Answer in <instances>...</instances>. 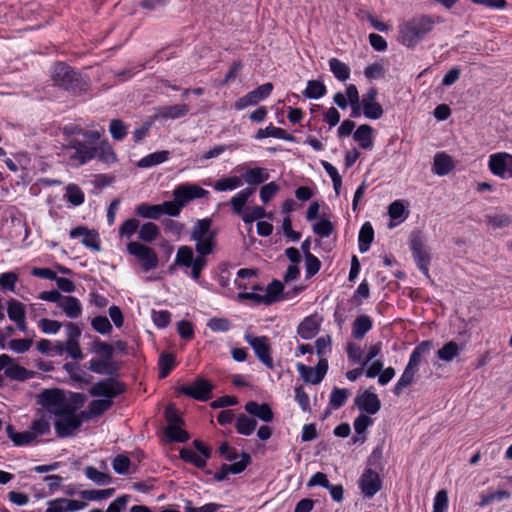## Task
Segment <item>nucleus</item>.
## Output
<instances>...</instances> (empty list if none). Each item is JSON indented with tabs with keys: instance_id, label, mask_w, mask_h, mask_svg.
I'll return each instance as SVG.
<instances>
[{
	"instance_id": "obj_1",
	"label": "nucleus",
	"mask_w": 512,
	"mask_h": 512,
	"mask_svg": "<svg viewBox=\"0 0 512 512\" xmlns=\"http://www.w3.org/2000/svg\"><path fill=\"white\" fill-rule=\"evenodd\" d=\"M431 16L414 17L399 27V41L406 47L416 46L434 27Z\"/></svg>"
},
{
	"instance_id": "obj_2",
	"label": "nucleus",
	"mask_w": 512,
	"mask_h": 512,
	"mask_svg": "<svg viewBox=\"0 0 512 512\" xmlns=\"http://www.w3.org/2000/svg\"><path fill=\"white\" fill-rule=\"evenodd\" d=\"M51 77L56 86L76 95L88 90V82L73 68L63 62H58L54 65Z\"/></svg>"
},
{
	"instance_id": "obj_3",
	"label": "nucleus",
	"mask_w": 512,
	"mask_h": 512,
	"mask_svg": "<svg viewBox=\"0 0 512 512\" xmlns=\"http://www.w3.org/2000/svg\"><path fill=\"white\" fill-rule=\"evenodd\" d=\"M212 222L211 218H203L197 220L192 227L190 238L196 242L195 250L198 254H211L217 246V230L211 228Z\"/></svg>"
},
{
	"instance_id": "obj_4",
	"label": "nucleus",
	"mask_w": 512,
	"mask_h": 512,
	"mask_svg": "<svg viewBox=\"0 0 512 512\" xmlns=\"http://www.w3.org/2000/svg\"><path fill=\"white\" fill-rule=\"evenodd\" d=\"M55 416L54 428L59 438L75 436L85 421L81 416V412L77 413L73 405L67 409H61Z\"/></svg>"
},
{
	"instance_id": "obj_5",
	"label": "nucleus",
	"mask_w": 512,
	"mask_h": 512,
	"mask_svg": "<svg viewBox=\"0 0 512 512\" xmlns=\"http://www.w3.org/2000/svg\"><path fill=\"white\" fill-rule=\"evenodd\" d=\"M209 254H198L194 257L193 249L190 246H181L178 248L175 265L185 268H191V277L198 280L202 270L207 266V256Z\"/></svg>"
},
{
	"instance_id": "obj_6",
	"label": "nucleus",
	"mask_w": 512,
	"mask_h": 512,
	"mask_svg": "<svg viewBox=\"0 0 512 512\" xmlns=\"http://www.w3.org/2000/svg\"><path fill=\"white\" fill-rule=\"evenodd\" d=\"M245 341L251 346L258 360L268 369H274V362L271 356L270 340L267 336H254L247 333L244 336Z\"/></svg>"
},
{
	"instance_id": "obj_7",
	"label": "nucleus",
	"mask_w": 512,
	"mask_h": 512,
	"mask_svg": "<svg viewBox=\"0 0 512 512\" xmlns=\"http://www.w3.org/2000/svg\"><path fill=\"white\" fill-rule=\"evenodd\" d=\"M410 249L418 269L429 277L430 254L426 251L425 241L420 231L414 232L410 238Z\"/></svg>"
},
{
	"instance_id": "obj_8",
	"label": "nucleus",
	"mask_w": 512,
	"mask_h": 512,
	"mask_svg": "<svg viewBox=\"0 0 512 512\" xmlns=\"http://www.w3.org/2000/svg\"><path fill=\"white\" fill-rule=\"evenodd\" d=\"M130 255L136 257L144 272H149L158 266L159 261L155 250L143 243L130 241Z\"/></svg>"
},
{
	"instance_id": "obj_9",
	"label": "nucleus",
	"mask_w": 512,
	"mask_h": 512,
	"mask_svg": "<svg viewBox=\"0 0 512 512\" xmlns=\"http://www.w3.org/2000/svg\"><path fill=\"white\" fill-rule=\"evenodd\" d=\"M37 402L54 415H57L61 409H67L72 405L65 400L63 392L59 389L44 390L38 395Z\"/></svg>"
},
{
	"instance_id": "obj_10",
	"label": "nucleus",
	"mask_w": 512,
	"mask_h": 512,
	"mask_svg": "<svg viewBox=\"0 0 512 512\" xmlns=\"http://www.w3.org/2000/svg\"><path fill=\"white\" fill-rule=\"evenodd\" d=\"M213 389L210 381L198 377L192 384L181 386L179 392L197 401H208L212 398Z\"/></svg>"
},
{
	"instance_id": "obj_11",
	"label": "nucleus",
	"mask_w": 512,
	"mask_h": 512,
	"mask_svg": "<svg viewBox=\"0 0 512 512\" xmlns=\"http://www.w3.org/2000/svg\"><path fill=\"white\" fill-rule=\"evenodd\" d=\"M273 88V84L270 82L258 86L256 89L238 98L234 103V108L236 110H243L249 106L257 105L260 101H263L269 97L273 91Z\"/></svg>"
},
{
	"instance_id": "obj_12",
	"label": "nucleus",
	"mask_w": 512,
	"mask_h": 512,
	"mask_svg": "<svg viewBox=\"0 0 512 512\" xmlns=\"http://www.w3.org/2000/svg\"><path fill=\"white\" fill-rule=\"evenodd\" d=\"M328 360L321 358L318 364L313 368L303 363L297 364V370L306 383L317 385L324 379L328 370Z\"/></svg>"
},
{
	"instance_id": "obj_13",
	"label": "nucleus",
	"mask_w": 512,
	"mask_h": 512,
	"mask_svg": "<svg viewBox=\"0 0 512 512\" xmlns=\"http://www.w3.org/2000/svg\"><path fill=\"white\" fill-rule=\"evenodd\" d=\"M209 194L207 190L197 184L185 183L180 184L173 190V197H176L182 207L195 199H201Z\"/></svg>"
},
{
	"instance_id": "obj_14",
	"label": "nucleus",
	"mask_w": 512,
	"mask_h": 512,
	"mask_svg": "<svg viewBox=\"0 0 512 512\" xmlns=\"http://www.w3.org/2000/svg\"><path fill=\"white\" fill-rule=\"evenodd\" d=\"M488 166L494 175L502 179L512 178V155L505 152L492 154Z\"/></svg>"
},
{
	"instance_id": "obj_15",
	"label": "nucleus",
	"mask_w": 512,
	"mask_h": 512,
	"mask_svg": "<svg viewBox=\"0 0 512 512\" xmlns=\"http://www.w3.org/2000/svg\"><path fill=\"white\" fill-rule=\"evenodd\" d=\"M359 487L365 497L375 496L382 488L378 472L372 468H365L359 479Z\"/></svg>"
},
{
	"instance_id": "obj_16",
	"label": "nucleus",
	"mask_w": 512,
	"mask_h": 512,
	"mask_svg": "<svg viewBox=\"0 0 512 512\" xmlns=\"http://www.w3.org/2000/svg\"><path fill=\"white\" fill-rule=\"evenodd\" d=\"M125 385L110 378L101 380L89 389V394L94 397H105L111 400L113 397L124 392Z\"/></svg>"
},
{
	"instance_id": "obj_17",
	"label": "nucleus",
	"mask_w": 512,
	"mask_h": 512,
	"mask_svg": "<svg viewBox=\"0 0 512 512\" xmlns=\"http://www.w3.org/2000/svg\"><path fill=\"white\" fill-rule=\"evenodd\" d=\"M66 341L65 349L66 353L75 360L83 358V354L79 345V338L81 336L80 328L72 323L68 322L65 325Z\"/></svg>"
},
{
	"instance_id": "obj_18",
	"label": "nucleus",
	"mask_w": 512,
	"mask_h": 512,
	"mask_svg": "<svg viewBox=\"0 0 512 512\" xmlns=\"http://www.w3.org/2000/svg\"><path fill=\"white\" fill-rule=\"evenodd\" d=\"M66 341L65 349L66 353L75 360L83 358V354L79 345V338L81 336L80 328L72 323L68 322L65 325Z\"/></svg>"
},
{
	"instance_id": "obj_19",
	"label": "nucleus",
	"mask_w": 512,
	"mask_h": 512,
	"mask_svg": "<svg viewBox=\"0 0 512 512\" xmlns=\"http://www.w3.org/2000/svg\"><path fill=\"white\" fill-rule=\"evenodd\" d=\"M7 315L21 332H27L26 308L22 302L13 298L9 299L7 301Z\"/></svg>"
},
{
	"instance_id": "obj_20",
	"label": "nucleus",
	"mask_w": 512,
	"mask_h": 512,
	"mask_svg": "<svg viewBox=\"0 0 512 512\" xmlns=\"http://www.w3.org/2000/svg\"><path fill=\"white\" fill-rule=\"evenodd\" d=\"M354 402L360 410L370 415L376 414L381 408V401L377 394L371 392L370 389L365 390L361 395L357 396Z\"/></svg>"
},
{
	"instance_id": "obj_21",
	"label": "nucleus",
	"mask_w": 512,
	"mask_h": 512,
	"mask_svg": "<svg viewBox=\"0 0 512 512\" xmlns=\"http://www.w3.org/2000/svg\"><path fill=\"white\" fill-rule=\"evenodd\" d=\"M71 238H81V243L94 251L100 250L99 235L94 230H88L83 226L72 229L69 233Z\"/></svg>"
},
{
	"instance_id": "obj_22",
	"label": "nucleus",
	"mask_w": 512,
	"mask_h": 512,
	"mask_svg": "<svg viewBox=\"0 0 512 512\" xmlns=\"http://www.w3.org/2000/svg\"><path fill=\"white\" fill-rule=\"evenodd\" d=\"M244 408L248 414L260 419L263 422H272L274 419V413L268 403L249 401L245 404Z\"/></svg>"
},
{
	"instance_id": "obj_23",
	"label": "nucleus",
	"mask_w": 512,
	"mask_h": 512,
	"mask_svg": "<svg viewBox=\"0 0 512 512\" xmlns=\"http://www.w3.org/2000/svg\"><path fill=\"white\" fill-rule=\"evenodd\" d=\"M189 113V106L187 104H176L170 106H163L157 109L156 117L162 119H179Z\"/></svg>"
},
{
	"instance_id": "obj_24",
	"label": "nucleus",
	"mask_w": 512,
	"mask_h": 512,
	"mask_svg": "<svg viewBox=\"0 0 512 512\" xmlns=\"http://www.w3.org/2000/svg\"><path fill=\"white\" fill-rule=\"evenodd\" d=\"M112 405V400L109 399H97L91 401L86 410L81 411V416L84 420H91L97 416H100L107 411Z\"/></svg>"
},
{
	"instance_id": "obj_25",
	"label": "nucleus",
	"mask_w": 512,
	"mask_h": 512,
	"mask_svg": "<svg viewBox=\"0 0 512 512\" xmlns=\"http://www.w3.org/2000/svg\"><path fill=\"white\" fill-rule=\"evenodd\" d=\"M266 137H274V138L282 139V140L289 141V142H294L295 141V137L292 134L287 133L282 128L273 126L272 123H270L264 129H262V128L258 129L256 134L254 135V138L256 140H261V139H264Z\"/></svg>"
},
{
	"instance_id": "obj_26",
	"label": "nucleus",
	"mask_w": 512,
	"mask_h": 512,
	"mask_svg": "<svg viewBox=\"0 0 512 512\" xmlns=\"http://www.w3.org/2000/svg\"><path fill=\"white\" fill-rule=\"evenodd\" d=\"M58 308L70 319H76L82 314V304L73 296H64Z\"/></svg>"
},
{
	"instance_id": "obj_27",
	"label": "nucleus",
	"mask_w": 512,
	"mask_h": 512,
	"mask_svg": "<svg viewBox=\"0 0 512 512\" xmlns=\"http://www.w3.org/2000/svg\"><path fill=\"white\" fill-rule=\"evenodd\" d=\"M373 132L374 129L370 125L362 124L354 132L353 139L362 149L371 150L373 147Z\"/></svg>"
},
{
	"instance_id": "obj_28",
	"label": "nucleus",
	"mask_w": 512,
	"mask_h": 512,
	"mask_svg": "<svg viewBox=\"0 0 512 512\" xmlns=\"http://www.w3.org/2000/svg\"><path fill=\"white\" fill-rule=\"evenodd\" d=\"M88 369L96 374L113 376L117 372L116 365L111 359L92 358L89 361Z\"/></svg>"
},
{
	"instance_id": "obj_29",
	"label": "nucleus",
	"mask_w": 512,
	"mask_h": 512,
	"mask_svg": "<svg viewBox=\"0 0 512 512\" xmlns=\"http://www.w3.org/2000/svg\"><path fill=\"white\" fill-rule=\"evenodd\" d=\"M255 191V187H247L234 195L230 200L233 213L241 216L245 212L244 206L246 205L249 197L253 195Z\"/></svg>"
},
{
	"instance_id": "obj_30",
	"label": "nucleus",
	"mask_w": 512,
	"mask_h": 512,
	"mask_svg": "<svg viewBox=\"0 0 512 512\" xmlns=\"http://www.w3.org/2000/svg\"><path fill=\"white\" fill-rule=\"evenodd\" d=\"M454 168L452 158L444 152L437 153L434 156L432 170L439 176H445L450 173Z\"/></svg>"
},
{
	"instance_id": "obj_31",
	"label": "nucleus",
	"mask_w": 512,
	"mask_h": 512,
	"mask_svg": "<svg viewBox=\"0 0 512 512\" xmlns=\"http://www.w3.org/2000/svg\"><path fill=\"white\" fill-rule=\"evenodd\" d=\"M269 177L268 170L262 167L250 168L241 175V179L250 186L260 185L267 181Z\"/></svg>"
},
{
	"instance_id": "obj_32",
	"label": "nucleus",
	"mask_w": 512,
	"mask_h": 512,
	"mask_svg": "<svg viewBox=\"0 0 512 512\" xmlns=\"http://www.w3.org/2000/svg\"><path fill=\"white\" fill-rule=\"evenodd\" d=\"M29 429L35 438V440L44 435H48L51 432V416L46 414H42L40 417L34 419Z\"/></svg>"
},
{
	"instance_id": "obj_33",
	"label": "nucleus",
	"mask_w": 512,
	"mask_h": 512,
	"mask_svg": "<svg viewBox=\"0 0 512 512\" xmlns=\"http://www.w3.org/2000/svg\"><path fill=\"white\" fill-rule=\"evenodd\" d=\"M73 148L75 149V152L71 155V158L78 161L79 164H85L97 156V150L95 147L76 142L75 145H73Z\"/></svg>"
},
{
	"instance_id": "obj_34",
	"label": "nucleus",
	"mask_w": 512,
	"mask_h": 512,
	"mask_svg": "<svg viewBox=\"0 0 512 512\" xmlns=\"http://www.w3.org/2000/svg\"><path fill=\"white\" fill-rule=\"evenodd\" d=\"M319 330L318 322L312 316H308L299 324L297 333L302 339L310 340L317 335Z\"/></svg>"
},
{
	"instance_id": "obj_35",
	"label": "nucleus",
	"mask_w": 512,
	"mask_h": 512,
	"mask_svg": "<svg viewBox=\"0 0 512 512\" xmlns=\"http://www.w3.org/2000/svg\"><path fill=\"white\" fill-rule=\"evenodd\" d=\"M284 285L280 280L274 279L266 288V293L263 294L264 305H272L282 299Z\"/></svg>"
},
{
	"instance_id": "obj_36",
	"label": "nucleus",
	"mask_w": 512,
	"mask_h": 512,
	"mask_svg": "<svg viewBox=\"0 0 512 512\" xmlns=\"http://www.w3.org/2000/svg\"><path fill=\"white\" fill-rule=\"evenodd\" d=\"M373 321L368 315H360L356 317L352 324V336L355 339L364 338L365 334L372 329Z\"/></svg>"
},
{
	"instance_id": "obj_37",
	"label": "nucleus",
	"mask_w": 512,
	"mask_h": 512,
	"mask_svg": "<svg viewBox=\"0 0 512 512\" xmlns=\"http://www.w3.org/2000/svg\"><path fill=\"white\" fill-rule=\"evenodd\" d=\"M432 349L433 342L431 340L422 341L412 351L406 366H411L412 368L418 370L419 364L421 362V357L425 354H429Z\"/></svg>"
},
{
	"instance_id": "obj_38",
	"label": "nucleus",
	"mask_w": 512,
	"mask_h": 512,
	"mask_svg": "<svg viewBox=\"0 0 512 512\" xmlns=\"http://www.w3.org/2000/svg\"><path fill=\"white\" fill-rule=\"evenodd\" d=\"M175 366V355L167 351L161 352L158 359L159 379H165Z\"/></svg>"
},
{
	"instance_id": "obj_39",
	"label": "nucleus",
	"mask_w": 512,
	"mask_h": 512,
	"mask_svg": "<svg viewBox=\"0 0 512 512\" xmlns=\"http://www.w3.org/2000/svg\"><path fill=\"white\" fill-rule=\"evenodd\" d=\"M170 152L168 150H161L157 152L150 153L140 159L137 162V167L139 168H150L156 165H159L169 159Z\"/></svg>"
},
{
	"instance_id": "obj_40",
	"label": "nucleus",
	"mask_w": 512,
	"mask_h": 512,
	"mask_svg": "<svg viewBox=\"0 0 512 512\" xmlns=\"http://www.w3.org/2000/svg\"><path fill=\"white\" fill-rule=\"evenodd\" d=\"M257 427V421L255 418L248 417L245 414H239L235 421V429L238 434L249 436Z\"/></svg>"
},
{
	"instance_id": "obj_41",
	"label": "nucleus",
	"mask_w": 512,
	"mask_h": 512,
	"mask_svg": "<svg viewBox=\"0 0 512 512\" xmlns=\"http://www.w3.org/2000/svg\"><path fill=\"white\" fill-rule=\"evenodd\" d=\"M374 239V230L370 222H366L362 225L359 236L358 246L361 253H365L369 250L370 245Z\"/></svg>"
},
{
	"instance_id": "obj_42",
	"label": "nucleus",
	"mask_w": 512,
	"mask_h": 512,
	"mask_svg": "<svg viewBox=\"0 0 512 512\" xmlns=\"http://www.w3.org/2000/svg\"><path fill=\"white\" fill-rule=\"evenodd\" d=\"M417 369L412 368L411 366H406L401 377L396 382L393 393L396 396H400L403 389L411 386L414 382L415 374L417 373Z\"/></svg>"
},
{
	"instance_id": "obj_43",
	"label": "nucleus",
	"mask_w": 512,
	"mask_h": 512,
	"mask_svg": "<svg viewBox=\"0 0 512 512\" xmlns=\"http://www.w3.org/2000/svg\"><path fill=\"white\" fill-rule=\"evenodd\" d=\"M83 472L96 485L103 486L111 482V477L107 472L101 471L94 466H86Z\"/></svg>"
},
{
	"instance_id": "obj_44",
	"label": "nucleus",
	"mask_w": 512,
	"mask_h": 512,
	"mask_svg": "<svg viewBox=\"0 0 512 512\" xmlns=\"http://www.w3.org/2000/svg\"><path fill=\"white\" fill-rule=\"evenodd\" d=\"M164 436L167 442L185 443L190 439L189 433L182 429L181 426H166Z\"/></svg>"
},
{
	"instance_id": "obj_45",
	"label": "nucleus",
	"mask_w": 512,
	"mask_h": 512,
	"mask_svg": "<svg viewBox=\"0 0 512 512\" xmlns=\"http://www.w3.org/2000/svg\"><path fill=\"white\" fill-rule=\"evenodd\" d=\"M329 68L334 77L341 82L346 81L350 77V67L338 58H331L329 60Z\"/></svg>"
},
{
	"instance_id": "obj_46",
	"label": "nucleus",
	"mask_w": 512,
	"mask_h": 512,
	"mask_svg": "<svg viewBox=\"0 0 512 512\" xmlns=\"http://www.w3.org/2000/svg\"><path fill=\"white\" fill-rule=\"evenodd\" d=\"M327 93L326 86L319 80H309L302 94L308 99H319Z\"/></svg>"
},
{
	"instance_id": "obj_47",
	"label": "nucleus",
	"mask_w": 512,
	"mask_h": 512,
	"mask_svg": "<svg viewBox=\"0 0 512 512\" xmlns=\"http://www.w3.org/2000/svg\"><path fill=\"white\" fill-rule=\"evenodd\" d=\"M136 214L142 218L157 220L162 216L160 204L142 203L136 207Z\"/></svg>"
},
{
	"instance_id": "obj_48",
	"label": "nucleus",
	"mask_w": 512,
	"mask_h": 512,
	"mask_svg": "<svg viewBox=\"0 0 512 512\" xmlns=\"http://www.w3.org/2000/svg\"><path fill=\"white\" fill-rule=\"evenodd\" d=\"M159 234V227L155 223L146 222L141 226L138 232V237L145 243H151L158 237Z\"/></svg>"
},
{
	"instance_id": "obj_49",
	"label": "nucleus",
	"mask_w": 512,
	"mask_h": 512,
	"mask_svg": "<svg viewBox=\"0 0 512 512\" xmlns=\"http://www.w3.org/2000/svg\"><path fill=\"white\" fill-rule=\"evenodd\" d=\"M179 454L184 462L192 464L198 469H204L206 467L205 458H202L190 448H182Z\"/></svg>"
},
{
	"instance_id": "obj_50",
	"label": "nucleus",
	"mask_w": 512,
	"mask_h": 512,
	"mask_svg": "<svg viewBox=\"0 0 512 512\" xmlns=\"http://www.w3.org/2000/svg\"><path fill=\"white\" fill-rule=\"evenodd\" d=\"M243 182L241 177L238 176H230V177H224L219 180H217L214 183V189L216 191L222 192V191H231L234 190L240 186H242Z\"/></svg>"
},
{
	"instance_id": "obj_51",
	"label": "nucleus",
	"mask_w": 512,
	"mask_h": 512,
	"mask_svg": "<svg viewBox=\"0 0 512 512\" xmlns=\"http://www.w3.org/2000/svg\"><path fill=\"white\" fill-rule=\"evenodd\" d=\"M460 353V348L455 341H449L444 344L442 348L437 351V356L439 359L450 362L454 358H456Z\"/></svg>"
},
{
	"instance_id": "obj_52",
	"label": "nucleus",
	"mask_w": 512,
	"mask_h": 512,
	"mask_svg": "<svg viewBox=\"0 0 512 512\" xmlns=\"http://www.w3.org/2000/svg\"><path fill=\"white\" fill-rule=\"evenodd\" d=\"M5 375L12 380L24 381L32 377V372L11 362L10 366L5 369Z\"/></svg>"
},
{
	"instance_id": "obj_53",
	"label": "nucleus",
	"mask_w": 512,
	"mask_h": 512,
	"mask_svg": "<svg viewBox=\"0 0 512 512\" xmlns=\"http://www.w3.org/2000/svg\"><path fill=\"white\" fill-rule=\"evenodd\" d=\"M272 214H267L262 206L251 207L241 215V218L245 224H252L255 220L262 219L264 217L271 218Z\"/></svg>"
},
{
	"instance_id": "obj_54",
	"label": "nucleus",
	"mask_w": 512,
	"mask_h": 512,
	"mask_svg": "<svg viewBox=\"0 0 512 512\" xmlns=\"http://www.w3.org/2000/svg\"><path fill=\"white\" fill-rule=\"evenodd\" d=\"M164 415L167 422V426L175 427L184 425L182 414L178 409H176L173 403H169L166 406Z\"/></svg>"
},
{
	"instance_id": "obj_55",
	"label": "nucleus",
	"mask_w": 512,
	"mask_h": 512,
	"mask_svg": "<svg viewBox=\"0 0 512 512\" xmlns=\"http://www.w3.org/2000/svg\"><path fill=\"white\" fill-rule=\"evenodd\" d=\"M91 352L101 356V358L111 359L114 353L112 345L95 338L91 344Z\"/></svg>"
},
{
	"instance_id": "obj_56",
	"label": "nucleus",
	"mask_w": 512,
	"mask_h": 512,
	"mask_svg": "<svg viewBox=\"0 0 512 512\" xmlns=\"http://www.w3.org/2000/svg\"><path fill=\"white\" fill-rule=\"evenodd\" d=\"M347 398L348 391L346 389L334 387L330 394L329 405L333 409H339L345 405Z\"/></svg>"
},
{
	"instance_id": "obj_57",
	"label": "nucleus",
	"mask_w": 512,
	"mask_h": 512,
	"mask_svg": "<svg viewBox=\"0 0 512 512\" xmlns=\"http://www.w3.org/2000/svg\"><path fill=\"white\" fill-rule=\"evenodd\" d=\"M114 492V488H107L102 490H84L81 492V496L82 498L89 501H99L110 498Z\"/></svg>"
},
{
	"instance_id": "obj_58",
	"label": "nucleus",
	"mask_w": 512,
	"mask_h": 512,
	"mask_svg": "<svg viewBox=\"0 0 512 512\" xmlns=\"http://www.w3.org/2000/svg\"><path fill=\"white\" fill-rule=\"evenodd\" d=\"M65 197L67 198V201L74 206H79L84 202V193L75 184H69L66 187Z\"/></svg>"
},
{
	"instance_id": "obj_59",
	"label": "nucleus",
	"mask_w": 512,
	"mask_h": 512,
	"mask_svg": "<svg viewBox=\"0 0 512 512\" xmlns=\"http://www.w3.org/2000/svg\"><path fill=\"white\" fill-rule=\"evenodd\" d=\"M109 132L116 141L123 140L127 135V127L120 119H113L109 124Z\"/></svg>"
},
{
	"instance_id": "obj_60",
	"label": "nucleus",
	"mask_w": 512,
	"mask_h": 512,
	"mask_svg": "<svg viewBox=\"0 0 512 512\" xmlns=\"http://www.w3.org/2000/svg\"><path fill=\"white\" fill-rule=\"evenodd\" d=\"M97 150V156L101 161L106 163H111L116 160V155L111 147V145L107 141H102L98 147H95Z\"/></svg>"
},
{
	"instance_id": "obj_61",
	"label": "nucleus",
	"mask_w": 512,
	"mask_h": 512,
	"mask_svg": "<svg viewBox=\"0 0 512 512\" xmlns=\"http://www.w3.org/2000/svg\"><path fill=\"white\" fill-rule=\"evenodd\" d=\"M388 215L392 220H404L408 216L406 207L401 200H395L388 207Z\"/></svg>"
},
{
	"instance_id": "obj_62",
	"label": "nucleus",
	"mask_w": 512,
	"mask_h": 512,
	"mask_svg": "<svg viewBox=\"0 0 512 512\" xmlns=\"http://www.w3.org/2000/svg\"><path fill=\"white\" fill-rule=\"evenodd\" d=\"M207 326L213 332H227L231 329L232 323L228 318L213 317L208 320Z\"/></svg>"
},
{
	"instance_id": "obj_63",
	"label": "nucleus",
	"mask_w": 512,
	"mask_h": 512,
	"mask_svg": "<svg viewBox=\"0 0 512 512\" xmlns=\"http://www.w3.org/2000/svg\"><path fill=\"white\" fill-rule=\"evenodd\" d=\"M91 327L100 334H109L112 331V325L106 316H96L91 320Z\"/></svg>"
},
{
	"instance_id": "obj_64",
	"label": "nucleus",
	"mask_w": 512,
	"mask_h": 512,
	"mask_svg": "<svg viewBox=\"0 0 512 512\" xmlns=\"http://www.w3.org/2000/svg\"><path fill=\"white\" fill-rule=\"evenodd\" d=\"M312 229L313 232L317 234L319 237L327 238L332 234L334 226L330 220L321 219L319 222L313 225Z\"/></svg>"
}]
</instances>
